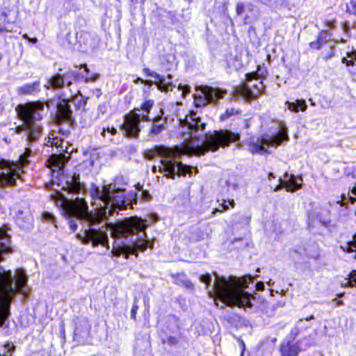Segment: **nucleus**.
<instances>
[{
    "label": "nucleus",
    "instance_id": "1",
    "mask_svg": "<svg viewBox=\"0 0 356 356\" xmlns=\"http://www.w3.org/2000/svg\"><path fill=\"white\" fill-rule=\"evenodd\" d=\"M92 197V205L95 212L89 211L87 202L83 198L76 197L70 200L60 193V198L65 204V212L69 218V226L72 231L77 229V222L83 220V233L78 234L76 238L82 243H92L93 246L102 245L109 249L108 231H111V236L114 238L127 237L135 232H142L141 237L136 239L132 244H115L112 250L114 256L123 255L126 259L130 254L137 256L138 250L145 251L148 247L153 248V243L147 238L145 230L147 227V220L137 216L126 218L115 224L103 223L108 215L117 210H123L128 207H133L136 204V194L131 193L126 196L122 189H115L112 184L104 185L100 189L92 184L90 188ZM116 243V242H115Z\"/></svg>",
    "mask_w": 356,
    "mask_h": 356
},
{
    "label": "nucleus",
    "instance_id": "2",
    "mask_svg": "<svg viewBox=\"0 0 356 356\" xmlns=\"http://www.w3.org/2000/svg\"><path fill=\"white\" fill-rule=\"evenodd\" d=\"M183 131L181 145L174 147L156 146L152 149L146 150L144 156L146 159H153L156 156H159L158 165L152 167V172L157 170L168 178L173 179L176 174L185 175L192 173V168L183 164L179 157L181 155H201L208 151H217L220 147H225L232 142L238 141L240 136L229 130L214 131L202 135L205 128V124L197 116V113L191 111L186 115L184 120H179Z\"/></svg>",
    "mask_w": 356,
    "mask_h": 356
},
{
    "label": "nucleus",
    "instance_id": "3",
    "mask_svg": "<svg viewBox=\"0 0 356 356\" xmlns=\"http://www.w3.org/2000/svg\"><path fill=\"white\" fill-rule=\"evenodd\" d=\"M10 250V236L0 228V259ZM28 294L27 276L24 270L17 269L15 276L10 270L0 266V327L4 325L10 315V305L15 293Z\"/></svg>",
    "mask_w": 356,
    "mask_h": 356
},
{
    "label": "nucleus",
    "instance_id": "4",
    "mask_svg": "<svg viewBox=\"0 0 356 356\" xmlns=\"http://www.w3.org/2000/svg\"><path fill=\"white\" fill-rule=\"evenodd\" d=\"M252 282L253 277L250 275L242 277H229V279L216 276L212 290L208 293L211 298L218 299L228 306L251 307L252 296L244 289Z\"/></svg>",
    "mask_w": 356,
    "mask_h": 356
},
{
    "label": "nucleus",
    "instance_id": "5",
    "mask_svg": "<svg viewBox=\"0 0 356 356\" xmlns=\"http://www.w3.org/2000/svg\"><path fill=\"white\" fill-rule=\"evenodd\" d=\"M17 113L22 124L16 127V133L22 134L29 142L37 141L42 134V119L44 104L41 102H32L17 108Z\"/></svg>",
    "mask_w": 356,
    "mask_h": 356
},
{
    "label": "nucleus",
    "instance_id": "6",
    "mask_svg": "<svg viewBox=\"0 0 356 356\" xmlns=\"http://www.w3.org/2000/svg\"><path fill=\"white\" fill-rule=\"evenodd\" d=\"M289 140L287 127L285 124H280L275 131L264 134L261 138H251L249 142L248 150L252 154H270V151L268 150L270 147L276 148L283 143L288 142Z\"/></svg>",
    "mask_w": 356,
    "mask_h": 356
},
{
    "label": "nucleus",
    "instance_id": "7",
    "mask_svg": "<svg viewBox=\"0 0 356 356\" xmlns=\"http://www.w3.org/2000/svg\"><path fill=\"white\" fill-rule=\"evenodd\" d=\"M31 153V149L26 147L17 162L0 159V187L13 186L17 179H23V166L29 163L28 159Z\"/></svg>",
    "mask_w": 356,
    "mask_h": 356
},
{
    "label": "nucleus",
    "instance_id": "8",
    "mask_svg": "<svg viewBox=\"0 0 356 356\" xmlns=\"http://www.w3.org/2000/svg\"><path fill=\"white\" fill-rule=\"evenodd\" d=\"M68 161V157L63 154H52L48 159L49 167L58 175H62L60 181L64 182L62 189L69 193H78L83 189L79 175H63V169Z\"/></svg>",
    "mask_w": 356,
    "mask_h": 356
},
{
    "label": "nucleus",
    "instance_id": "9",
    "mask_svg": "<svg viewBox=\"0 0 356 356\" xmlns=\"http://www.w3.org/2000/svg\"><path fill=\"white\" fill-rule=\"evenodd\" d=\"M154 105V101L151 99L143 102L140 109L135 108L136 111H141L142 115L136 113L135 111L131 112L124 116V123L122 125L127 136L136 138L138 136L140 129L139 127L140 120L149 121V113Z\"/></svg>",
    "mask_w": 356,
    "mask_h": 356
},
{
    "label": "nucleus",
    "instance_id": "10",
    "mask_svg": "<svg viewBox=\"0 0 356 356\" xmlns=\"http://www.w3.org/2000/svg\"><path fill=\"white\" fill-rule=\"evenodd\" d=\"M196 90L200 93L194 95V102L198 107L206 106L209 103H216L226 93L225 90L209 86H200Z\"/></svg>",
    "mask_w": 356,
    "mask_h": 356
},
{
    "label": "nucleus",
    "instance_id": "11",
    "mask_svg": "<svg viewBox=\"0 0 356 356\" xmlns=\"http://www.w3.org/2000/svg\"><path fill=\"white\" fill-rule=\"evenodd\" d=\"M263 89L264 85L262 81L259 79H255L253 88H251L248 85L242 84L234 88L233 96L235 99L242 97L245 100H251L260 95Z\"/></svg>",
    "mask_w": 356,
    "mask_h": 356
},
{
    "label": "nucleus",
    "instance_id": "12",
    "mask_svg": "<svg viewBox=\"0 0 356 356\" xmlns=\"http://www.w3.org/2000/svg\"><path fill=\"white\" fill-rule=\"evenodd\" d=\"M143 72L146 75L155 79L154 83L161 92H166L168 90H172V89L175 88V85L172 82V76L171 74H168L167 76H161L157 72L150 70L149 68H144ZM143 83L152 86L153 84V81L145 80Z\"/></svg>",
    "mask_w": 356,
    "mask_h": 356
},
{
    "label": "nucleus",
    "instance_id": "13",
    "mask_svg": "<svg viewBox=\"0 0 356 356\" xmlns=\"http://www.w3.org/2000/svg\"><path fill=\"white\" fill-rule=\"evenodd\" d=\"M245 10L247 13L243 19L245 24H252L259 19L260 12L256 6L251 3H237L236 12L238 15L243 14Z\"/></svg>",
    "mask_w": 356,
    "mask_h": 356
},
{
    "label": "nucleus",
    "instance_id": "14",
    "mask_svg": "<svg viewBox=\"0 0 356 356\" xmlns=\"http://www.w3.org/2000/svg\"><path fill=\"white\" fill-rule=\"evenodd\" d=\"M300 182L298 181L296 177L291 174L286 172L283 178H279V184L273 189L274 191H278L284 188L288 192H294L301 188L302 179L299 177Z\"/></svg>",
    "mask_w": 356,
    "mask_h": 356
},
{
    "label": "nucleus",
    "instance_id": "15",
    "mask_svg": "<svg viewBox=\"0 0 356 356\" xmlns=\"http://www.w3.org/2000/svg\"><path fill=\"white\" fill-rule=\"evenodd\" d=\"M76 77L75 72H69L63 75H60L57 74L56 75L52 76L44 85L45 88L47 89L54 88L58 89L62 88L65 85V80L67 81L66 86L67 87H70L72 85V81L68 80L71 76Z\"/></svg>",
    "mask_w": 356,
    "mask_h": 356
},
{
    "label": "nucleus",
    "instance_id": "16",
    "mask_svg": "<svg viewBox=\"0 0 356 356\" xmlns=\"http://www.w3.org/2000/svg\"><path fill=\"white\" fill-rule=\"evenodd\" d=\"M33 221L30 209L28 207H18L15 212V222L22 228H29Z\"/></svg>",
    "mask_w": 356,
    "mask_h": 356
},
{
    "label": "nucleus",
    "instance_id": "17",
    "mask_svg": "<svg viewBox=\"0 0 356 356\" xmlns=\"http://www.w3.org/2000/svg\"><path fill=\"white\" fill-rule=\"evenodd\" d=\"M40 91V83L36 81L31 83H26L17 88L19 95H33Z\"/></svg>",
    "mask_w": 356,
    "mask_h": 356
},
{
    "label": "nucleus",
    "instance_id": "18",
    "mask_svg": "<svg viewBox=\"0 0 356 356\" xmlns=\"http://www.w3.org/2000/svg\"><path fill=\"white\" fill-rule=\"evenodd\" d=\"M165 120L162 119V116L158 115L154 119L152 124L150 130L149 131V136H156L161 134L165 129Z\"/></svg>",
    "mask_w": 356,
    "mask_h": 356
},
{
    "label": "nucleus",
    "instance_id": "19",
    "mask_svg": "<svg viewBox=\"0 0 356 356\" xmlns=\"http://www.w3.org/2000/svg\"><path fill=\"white\" fill-rule=\"evenodd\" d=\"M285 104L288 109L294 113H298L299 111H305L307 108V105L304 99H297L294 102L287 101Z\"/></svg>",
    "mask_w": 356,
    "mask_h": 356
},
{
    "label": "nucleus",
    "instance_id": "20",
    "mask_svg": "<svg viewBox=\"0 0 356 356\" xmlns=\"http://www.w3.org/2000/svg\"><path fill=\"white\" fill-rule=\"evenodd\" d=\"M81 67H83V70L79 74H76L75 73L76 76V77H75L76 79H78L79 76H81L82 79H85L86 82L95 81L98 79L99 75L95 73H91L88 69L87 65L86 64L82 65Z\"/></svg>",
    "mask_w": 356,
    "mask_h": 356
},
{
    "label": "nucleus",
    "instance_id": "21",
    "mask_svg": "<svg viewBox=\"0 0 356 356\" xmlns=\"http://www.w3.org/2000/svg\"><path fill=\"white\" fill-rule=\"evenodd\" d=\"M300 351V348L297 343L293 345L288 343L286 346H282L281 347V352L282 355L286 356H297Z\"/></svg>",
    "mask_w": 356,
    "mask_h": 356
},
{
    "label": "nucleus",
    "instance_id": "22",
    "mask_svg": "<svg viewBox=\"0 0 356 356\" xmlns=\"http://www.w3.org/2000/svg\"><path fill=\"white\" fill-rule=\"evenodd\" d=\"M117 133V130L114 127L103 128L101 132V136L107 141H112L113 136Z\"/></svg>",
    "mask_w": 356,
    "mask_h": 356
},
{
    "label": "nucleus",
    "instance_id": "23",
    "mask_svg": "<svg viewBox=\"0 0 356 356\" xmlns=\"http://www.w3.org/2000/svg\"><path fill=\"white\" fill-rule=\"evenodd\" d=\"M341 285L343 287L356 286V270H353L348 277L344 278Z\"/></svg>",
    "mask_w": 356,
    "mask_h": 356
},
{
    "label": "nucleus",
    "instance_id": "24",
    "mask_svg": "<svg viewBox=\"0 0 356 356\" xmlns=\"http://www.w3.org/2000/svg\"><path fill=\"white\" fill-rule=\"evenodd\" d=\"M241 113V111L238 109H236L234 108H227L225 113H222L220 116V119L222 121L227 120L228 119H232L233 117Z\"/></svg>",
    "mask_w": 356,
    "mask_h": 356
},
{
    "label": "nucleus",
    "instance_id": "25",
    "mask_svg": "<svg viewBox=\"0 0 356 356\" xmlns=\"http://www.w3.org/2000/svg\"><path fill=\"white\" fill-rule=\"evenodd\" d=\"M314 316L313 315H312V316H310L309 317H307L305 318H300V319H299L296 322L295 328H294V330H292V332L295 333V334H297L300 330L305 329V328L309 327V325H304L303 323H304L305 321H308L314 319Z\"/></svg>",
    "mask_w": 356,
    "mask_h": 356
},
{
    "label": "nucleus",
    "instance_id": "26",
    "mask_svg": "<svg viewBox=\"0 0 356 356\" xmlns=\"http://www.w3.org/2000/svg\"><path fill=\"white\" fill-rule=\"evenodd\" d=\"M342 63L346 65H353L356 63V51L353 50L350 52L347 53V56L343 58Z\"/></svg>",
    "mask_w": 356,
    "mask_h": 356
},
{
    "label": "nucleus",
    "instance_id": "27",
    "mask_svg": "<svg viewBox=\"0 0 356 356\" xmlns=\"http://www.w3.org/2000/svg\"><path fill=\"white\" fill-rule=\"evenodd\" d=\"M177 284L179 285H182L185 286L186 289H193V284L185 275H179L178 276V279L177 280Z\"/></svg>",
    "mask_w": 356,
    "mask_h": 356
},
{
    "label": "nucleus",
    "instance_id": "28",
    "mask_svg": "<svg viewBox=\"0 0 356 356\" xmlns=\"http://www.w3.org/2000/svg\"><path fill=\"white\" fill-rule=\"evenodd\" d=\"M285 303L284 302H282V301H278L274 304H271V305H269L267 307H266V312L269 315V316H273L274 314V312H275V310L279 308V307H284Z\"/></svg>",
    "mask_w": 356,
    "mask_h": 356
},
{
    "label": "nucleus",
    "instance_id": "29",
    "mask_svg": "<svg viewBox=\"0 0 356 356\" xmlns=\"http://www.w3.org/2000/svg\"><path fill=\"white\" fill-rule=\"evenodd\" d=\"M346 250L348 252L356 250V234L353 236V240L347 243Z\"/></svg>",
    "mask_w": 356,
    "mask_h": 356
},
{
    "label": "nucleus",
    "instance_id": "30",
    "mask_svg": "<svg viewBox=\"0 0 356 356\" xmlns=\"http://www.w3.org/2000/svg\"><path fill=\"white\" fill-rule=\"evenodd\" d=\"M347 11L350 13H356V0H350L346 3Z\"/></svg>",
    "mask_w": 356,
    "mask_h": 356
},
{
    "label": "nucleus",
    "instance_id": "31",
    "mask_svg": "<svg viewBox=\"0 0 356 356\" xmlns=\"http://www.w3.org/2000/svg\"><path fill=\"white\" fill-rule=\"evenodd\" d=\"M200 282L204 283L207 286L211 284V276L209 274L202 275L200 276Z\"/></svg>",
    "mask_w": 356,
    "mask_h": 356
},
{
    "label": "nucleus",
    "instance_id": "32",
    "mask_svg": "<svg viewBox=\"0 0 356 356\" xmlns=\"http://www.w3.org/2000/svg\"><path fill=\"white\" fill-rule=\"evenodd\" d=\"M52 136H54V134H51ZM48 143H51V145H55L56 147H59L62 144V140H58L57 138L51 137L49 136L48 137Z\"/></svg>",
    "mask_w": 356,
    "mask_h": 356
},
{
    "label": "nucleus",
    "instance_id": "33",
    "mask_svg": "<svg viewBox=\"0 0 356 356\" xmlns=\"http://www.w3.org/2000/svg\"><path fill=\"white\" fill-rule=\"evenodd\" d=\"M227 185L228 187L236 190L238 188V184L236 182L234 177H229L227 181Z\"/></svg>",
    "mask_w": 356,
    "mask_h": 356
},
{
    "label": "nucleus",
    "instance_id": "34",
    "mask_svg": "<svg viewBox=\"0 0 356 356\" xmlns=\"http://www.w3.org/2000/svg\"><path fill=\"white\" fill-rule=\"evenodd\" d=\"M178 89L181 91L182 96H184V97L187 95L190 92V90H191L190 86H182L181 84L179 86Z\"/></svg>",
    "mask_w": 356,
    "mask_h": 356
},
{
    "label": "nucleus",
    "instance_id": "35",
    "mask_svg": "<svg viewBox=\"0 0 356 356\" xmlns=\"http://www.w3.org/2000/svg\"><path fill=\"white\" fill-rule=\"evenodd\" d=\"M136 300H135V302L131 308V318H133V319H136V314H137V311L138 309V305L136 304Z\"/></svg>",
    "mask_w": 356,
    "mask_h": 356
},
{
    "label": "nucleus",
    "instance_id": "36",
    "mask_svg": "<svg viewBox=\"0 0 356 356\" xmlns=\"http://www.w3.org/2000/svg\"><path fill=\"white\" fill-rule=\"evenodd\" d=\"M318 40L320 41L321 44L323 45L326 43L327 40V35L325 33H321L318 38Z\"/></svg>",
    "mask_w": 356,
    "mask_h": 356
},
{
    "label": "nucleus",
    "instance_id": "37",
    "mask_svg": "<svg viewBox=\"0 0 356 356\" xmlns=\"http://www.w3.org/2000/svg\"><path fill=\"white\" fill-rule=\"evenodd\" d=\"M310 47L314 49H320L322 47V44H321L320 41L317 40L316 41L312 42L310 43Z\"/></svg>",
    "mask_w": 356,
    "mask_h": 356
},
{
    "label": "nucleus",
    "instance_id": "38",
    "mask_svg": "<svg viewBox=\"0 0 356 356\" xmlns=\"http://www.w3.org/2000/svg\"><path fill=\"white\" fill-rule=\"evenodd\" d=\"M166 342L170 345H175L177 344L178 342V339L176 337H169L167 339Z\"/></svg>",
    "mask_w": 356,
    "mask_h": 356
},
{
    "label": "nucleus",
    "instance_id": "39",
    "mask_svg": "<svg viewBox=\"0 0 356 356\" xmlns=\"http://www.w3.org/2000/svg\"><path fill=\"white\" fill-rule=\"evenodd\" d=\"M222 207V209H215L213 211H212V213H211V216H213L216 212L218 211H226L228 209V206L225 204H222L221 205Z\"/></svg>",
    "mask_w": 356,
    "mask_h": 356
},
{
    "label": "nucleus",
    "instance_id": "40",
    "mask_svg": "<svg viewBox=\"0 0 356 356\" xmlns=\"http://www.w3.org/2000/svg\"><path fill=\"white\" fill-rule=\"evenodd\" d=\"M346 197L345 195H342L341 196V200L337 201V203L339 204L341 207L346 206L347 204V202L346 201Z\"/></svg>",
    "mask_w": 356,
    "mask_h": 356
},
{
    "label": "nucleus",
    "instance_id": "41",
    "mask_svg": "<svg viewBox=\"0 0 356 356\" xmlns=\"http://www.w3.org/2000/svg\"><path fill=\"white\" fill-rule=\"evenodd\" d=\"M42 216L47 220L51 221V220H52L54 219L53 215L51 213H48V212L43 213Z\"/></svg>",
    "mask_w": 356,
    "mask_h": 356
},
{
    "label": "nucleus",
    "instance_id": "42",
    "mask_svg": "<svg viewBox=\"0 0 356 356\" xmlns=\"http://www.w3.org/2000/svg\"><path fill=\"white\" fill-rule=\"evenodd\" d=\"M264 283L261 282H257V284H256V289L257 291H263L264 290Z\"/></svg>",
    "mask_w": 356,
    "mask_h": 356
},
{
    "label": "nucleus",
    "instance_id": "43",
    "mask_svg": "<svg viewBox=\"0 0 356 356\" xmlns=\"http://www.w3.org/2000/svg\"><path fill=\"white\" fill-rule=\"evenodd\" d=\"M141 196L144 200H147L150 197L149 193L147 191H142Z\"/></svg>",
    "mask_w": 356,
    "mask_h": 356
},
{
    "label": "nucleus",
    "instance_id": "44",
    "mask_svg": "<svg viewBox=\"0 0 356 356\" xmlns=\"http://www.w3.org/2000/svg\"><path fill=\"white\" fill-rule=\"evenodd\" d=\"M149 218L152 222H156L159 220V217L155 213H152L149 215Z\"/></svg>",
    "mask_w": 356,
    "mask_h": 356
},
{
    "label": "nucleus",
    "instance_id": "45",
    "mask_svg": "<svg viewBox=\"0 0 356 356\" xmlns=\"http://www.w3.org/2000/svg\"><path fill=\"white\" fill-rule=\"evenodd\" d=\"M348 200L350 201V202L351 204H354L355 202H356V197H352V196H349L348 197Z\"/></svg>",
    "mask_w": 356,
    "mask_h": 356
},
{
    "label": "nucleus",
    "instance_id": "46",
    "mask_svg": "<svg viewBox=\"0 0 356 356\" xmlns=\"http://www.w3.org/2000/svg\"><path fill=\"white\" fill-rule=\"evenodd\" d=\"M256 76V75H255V74H247V80L249 81H250L251 79H254V76Z\"/></svg>",
    "mask_w": 356,
    "mask_h": 356
},
{
    "label": "nucleus",
    "instance_id": "47",
    "mask_svg": "<svg viewBox=\"0 0 356 356\" xmlns=\"http://www.w3.org/2000/svg\"><path fill=\"white\" fill-rule=\"evenodd\" d=\"M228 202H229V205H230L232 208H234V206H235V202H234V200H228Z\"/></svg>",
    "mask_w": 356,
    "mask_h": 356
},
{
    "label": "nucleus",
    "instance_id": "48",
    "mask_svg": "<svg viewBox=\"0 0 356 356\" xmlns=\"http://www.w3.org/2000/svg\"><path fill=\"white\" fill-rule=\"evenodd\" d=\"M351 194L356 196V186H354L350 191Z\"/></svg>",
    "mask_w": 356,
    "mask_h": 356
},
{
    "label": "nucleus",
    "instance_id": "49",
    "mask_svg": "<svg viewBox=\"0 0 356 356\" xmlns=\"http://www.w3.org/2000/svg\"><path fill=\"white\" fill-rule=\"evenodd\" d=\"M274 178H275V175L273 173H272V172L269 173V175H268V179L271 180L272 179H274Z\"/></svg>",
    "mask_w": 356,
    "mask_h": 356
},
{
    "label": "nucleus",
    "instance_id": "50",
    "mask_svg": "<svg viewBox=\"0 0 356 356\" xmlns=\"http://www.w3.org/2000/svg\"><path fill=\"white\" fill-rule=\"evenodd\" d=\"M70 116V112L69 111H67L65 112V113L64 117H65V118H68Z\"/></svg>",
    "mask_w": 356,
    "mask_h": 356
},
{
    "label": "nucleus",
    "instance_id": "51",
    "mask_svg": "<svg viewBox=\"0 0 356 356\" xmlns=\"http://www.w3.org/2000/svg\"><path fill=\"white\" fill-rule=\"evenodd\" d=\"M321 223H322L324 226H326V225H327V223H328V222H330V221H329V220H321Z\"/></svg>",
    "mask_w": 356,
    "mask_h": 356
},
{
    "label": "nucleus",
    "instance_id": "52",
    "mask_svg": "<svg viewBox=\"0 0 356 356\" xmlns=\"http://www.w3.org/2000/svg\"><path fill=\"white\" fill-rule=\"evenodd\" d=\"M267 284L268 286H273L274 284V282L272 280H270L268 282H267Z\"/></svg>",
    "mask_w": 356,
    "mask_h": 356
},
{
    "label": "nucleus",
    "instance_id": "53",
    "mask_svg": "<svg viewBox=\"0 0 356 356\" xmlns=\"http://www.w3.org/2000/svg\"><path fill=\"white\" fill-rule=\"evenodd\" d=\"M136 82H140V83H143L145 82V80H143L141 78H138Z\"/></svg>",
    "mask_w": 356,
    "mask_h": 356
},
{
    "label": "nucleus",
    "instance_id": "54",
    "mask_svg": "<svg viewBox=\"0 0 356 356\" xmlns=\"http://www.w3.org/2000/svg\"><path fill=\"white\" fill-rule=\"evenodd\" d=\"M241 350H242V352H243L244 348H245V343H244L243 341H241Z\"/></svg>",
    "mask_w": 356,
    "mask_h": 356
},
{
    "label": "nucleus",
    "instance_id": "55",
    "mask_svg": "<svg viewBox=\"0 0 356 356\" xmlns=\"http://www.w3.org/2000/svg\"><path fill=\"white\" fill-rule=\"evenodd\" d=\"M23 37L27 40H30L26 34L24 35Z\"/></svg>",
    "mask_w": 356,
    "mask_h": 356
},
{
    "label": "nucleus",
    "instance_id": "56",
    "mask_svg": "<svg viewBox=\"0 0 356 356\" xmlns=\"http://www.w3.org/2000/svg\"><path fill=\"white\" fill-rule=\"evenodd\" d=\"M31 41L33 42V43H35L37 42V39L36 38H33L31 40Z\"/></svg>",
    "mask_w": 356,
    "mask_h": 356
},
{
    "label": "nucleus",
    "instance_id": "57",
    "mask_svg": "<svg viewBox=\"0 0 356 356\" xmlns=\"http://www.w3.org/2000/svg\"><path fill=\"white\" fill-rule=\"evenodd\" d=\"M309 101L311 102V104H312V106H314V105H315V103H314V102H313L312 99H309Z\"/></svg>",
    "mask_w": 356,
    "mask_h": 356
},
{
    "label": "nucleus",
    "instance_id": "58",
    "mask_svg": "<svg viewBox=\"0 0 356 356\" xmlns=\"http://www.w3.org/2000/svg\"><path fill=\"white\" fill-rule=\"evenodd\" d=\"M341 42H346V40H343V39H341Z\"/></svg>",
    "mask_w": 356,
    "mask_h": 356
},
{
    "label": "nucleus",
    "instance_id": "59",
    "mask_svg": "<svg viewBox=\"0 0 356 356\" xmlns=\"http://www.w3.org/2000/svg\"><path fill=\"white\" fill-rule=\"evenodd\" d=\"M2 59V55L0 54V61Z\"/></svg>",
    "mask_w": 356,
    "mask_h": 356
},
{
    "label": "nucleus",
    "instance_id": "60",
    "mask_svg": "<svg viewBox=\"0 0 356 356\" xmlns=\"http://www.w3.org/2000/svg\"><path fill=\"white\" fill-rule=\"evenodd\" d=\"M257 272L259 273L260 272V269L257 268Z\"/></svg>",
    "mask_w": 356,
    "mask_h": 356
},
{
    "label": "nucleus",
    "instance_id": "61",
    "mask_svg": "<svg viewBox=\"0 0 356 356\" xmlns=\"http://www.w3.org/2000/svg\"><path fill=\"white\" fill-rule=\"evenodd\" d=\"M161 115H163V110H161Z\"/></svg>",
    "mask_w": 356,
    "mask_h": 356
},
{
    "label": "nucleus",
    "instance_id": "62",
    "mask_svg": "<svg viewBox=\"0 0 356 356\" xmlns=\"http://www.w3.org/2000/svg\"><path fill=\"white\" fill-rule=\"evenodd\" d=\"M355 215H356V211H355Z\"/></svg>",
    "mask_w": 356,
    "mask_h": 356
}]
</instances>
